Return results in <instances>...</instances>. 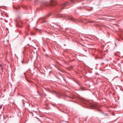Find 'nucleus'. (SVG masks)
Returning <instances> with one entry per match:
<instances>
[{
	"instance_id": "f257e3e1",
	"label": "nucleus",
	"mask_w": 123,
	"mask_h": 123,
	"mask_svg": "<svg viewBox=\"0 0 123 123\" xmlns=\"http://www.w3.org/2000/svg\"><path fill=\"white\" fill-rule=\"evenodd\" d=\"M58 17H65L67 18L69 20H70L71 21H73V22H75V19L73 18V17H71L69 16H63L61 15H59L57 16Z\"/></svg>"
},
{
	"instance_id": "f03ea898",
	"label": "nucleus",
	"mask_w": 123,
	"mask_h": 123,
	"mask_svg": "<svg viewBox=\"0 0 123 123\" xmlns=\"http://www.w3.org/2000/svg\"><path fill=\"white\" fill-rule=\"evenodd\" d=\"M88 107L90 109H94L96 108L97 106L96 105L92 104H89V105H88Z\"/></svg>"
},
{
	"instance_id": "7ed1b4c3",
	"label": "nucleus",
	"mask_w": 123,
	"mask_h": 123,
	"mask_svg": "<svg viewBox=\"0 0 123 123\" xmlns=\"http://www.w3.org/2000/svg\"><path fill=\"white\" fill-rule=\"evenodd\" d=\"M56 3L55 0H51L50 2V5L52 6H54Z\"/></svg>"
},
{
	"instance_id": "20e7f679",
	"label": "nucleus",
	"mask_w": 123,
	"mask_h": 123,
	"mask_svg": "<svg viewBox=\"0 0 123 123\" xmlns=\"http://www.w3.org/2000/svg\"><path fill=\"white\" fill-rule=\"evenodd\" d=\"M17 26H18V27H22V26H21L20 25V24H18L17 25Z\"/></svg>"
},
{
	"instance_id": "39448f33",
	"label": "nucleus",
	"mask_w": 123,
	"mask_h": 123,
	"mask_svg": "<svg viewBox=\"0 0 123 123\" xmlns=\"http://www.w3.org/2000/svg\"><path fill=\"white\" fill-rule=\"evenodd\" d=\"M94 21H89L88 22L89 23H93L94 22Z\"/></svg>"
},
{
	"instance_id": "423d86ee",
	"label": "nucleus",
	"mask_w": 123,
	"mask_h": 123,
	"mask_svg": "<svg viewBox=\"0 0 123 123\" xmlns=\"http://www.w3.org/2000/svg\"><path fill=\"white\" fill-rule=\"evenodd\" d=\"M70 97L71 99H73L74 98V97L71 96Z\"/></svg>"
},
{
	"instance_id": "0eeeda50",
	"label": "nucleus",
	"mask_w": 123,
	"mask_h": 123,
	"mask_svg": "<svg viewBox=\"0 0 123 123\" xmlns=\"http://www.w3.org/2000/svg\"><path fill=\"white\" fill-rule=\"evenodd\" d=\"M67 3H65L63 5L64 6H67V5H66V4H67Z\"/></svg>"
},
{
	"instance_id": "6e6552de",
	"label": "nucleus",
	"mask_w": 123,
	"mask_h": 123,
	"mask_svg": "<svg viewBox=\"0 0 123 123\" xmlns=\"http://www.w3.org/2000/svg\"><path fill=\"white\" fill-rule=\"evenodd\" d=\"M2 64H0V67H2Z\"/></svg>"
},
{
	"instance_id": "1a4fd4ad",
	"label": "nucleus",
	"mask_w": 123,
	"mask_h": 123,
	"mask_svg": "<svg viewBox=\"0 0 123 123\" xmlns=\"http://www.w3.org/2000/svg\"><path fill=\"white\" fill-rule=\"evenodd\" d=\"M68 70H70V68H68Z\"/></svg>"
},
{
	"instance_id": "9d476101",
	"label": "nucleus",
	"mask_w": 123,
	"mask_h": 123,
	"mask_svg": "<svg viewBox=\"0 0 123 123\" xmlns=\"http://www.w3.org/2000/svg\"><path fill=\"white\" fill-rule=\"evenodd\" d=\"M1 68L2 69H3V68Z\"/></svg>"
},
{
	"instance_id": "9b49d317",
	"label": "nucleus",
	"mask_w": 123,
	"mask_h": 123,
	"mask_svg": "<svg viewBox=\"0 0 123 123\" xmlns=\"http://www.w3.org/2000/svg\"><path fill=\"white\" fill-rule=\"evenodd\" d=\"M1 108V107H0V108Z\"/></svg>"
}]
</instances>
